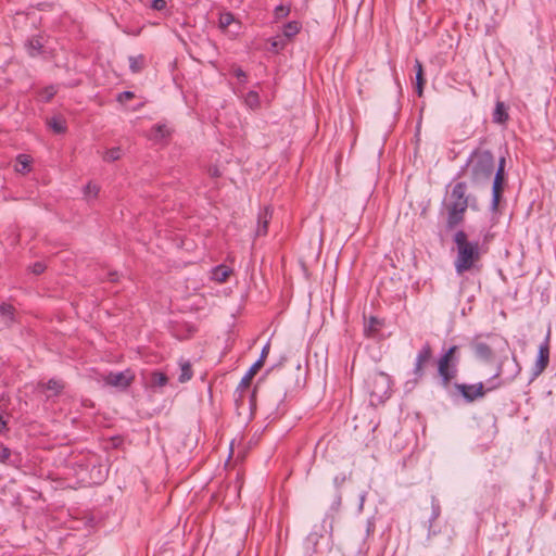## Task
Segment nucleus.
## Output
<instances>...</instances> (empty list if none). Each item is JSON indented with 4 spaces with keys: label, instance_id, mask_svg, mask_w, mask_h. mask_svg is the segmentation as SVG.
I'll return each mask as SVG.
<instances>
[{
    "label": "nucleus",
    "instance_id": "obj_1",
    "mask_svg": "<svg viewBox=\"0 0 556 556\" xmlns=\"http://www.w3.org/2000/svg\"><path fill=\"white\" fill-rule=\"evenodd\" d=\"M467 185L459 181L454 185L452 191L444 202V207L447 213L446 229L453 230L458 227L465 219V213L469 207L470 194H467Z\"/></svg>",
    "mask_w": 556,
    "mask_h": 556
},
{
    "label": "nucleus",
    "instance_id": "obj_2",
    "mask_svg": "<svg viewBox=\"0 0 556 556\" xmlns=\"http://www.w3.org/2000/svg\"><path fill=\"white\" fill-rule=\"evenodd\" d=\"M457 255L454 261L455 270L458 275L471 270L481 258V248L479 241H469L468 235L464 230L455 232L453 238Z\"/></svg>",
    "mask_w": 556,
    "mask_h": 556
},
{
    "label": "nucleus",
    "instance_id": "obj_3",
    "mask_svg": "<svg viewBox=\"0 0 556 556\" xmlns=\"http://www.w3.org/2000/svg\"><path fill=\"white\" fill-rule=\"evenodd\" d=\"M470 180L473 185L489 182L494 172V156L489 150H475L466 163Z\"/></svg>",
    "mask_w": 556,
    "mask_h": 556
},
{
    "label": "nucleus",
    "instance_id": "obj_4",
    "mask_svg": "<svg viewBox=\"0 0 556 556\" xmlns=\"http://www.w3.org/2000/svg\"><path fill=\"white\" fill-rule=\"evenodd\" d=\"M460 352L458 345H452L445 350L437 361L439 384L445 391H450L454 380L458 376Z\"/></svg>",
    "mask_w": 556,
    "mask_h": 556
},
{
    "label": "nucleus",
    "instance_id": "obj_5",
    "mask_svg": "<svg viewBox=\"0 0 556 556\" xmlns=\"http://www.w3.org/2000/svg\"><path fill=\"white\" fill-rule=\"evenodd\" d=\"M77 465L79 468L77 475L88 483L101 484L108 476V469L96 456L86 459V462L81 460Z\"/></svg>",
    "mask_w": 556,
    "mask_h": 556
},
{
    "label": "nucleus",
    "instance_id": "obj_6",
    "mask_svg": "<svg viewBox=\"0 0 556 556\" xmlns=\"http://www.w3.org/2000/svg\"><path fill=\"white\" fill-rule=\"evenodd\" d=\"M520 371L521 366L518 363L515 355H513L511 358H508V356H504L497 366V371L491 378L490 381H493L498 378H501V380L497 383L490 386L489 390H495L501 386L513 382L515 378L520 374Z\"/></svg>",
    "mask_w": 556,
    "mask_h": 556
},
{
    "label": "nucleus",
    "instance_id": "obj_7",
    "mask_svg": "<svg viewBox=\"0 0 556 556\" xmlns=\"http://www.w3.org/2000/svg\"><path fill=\"white\" fill-rule=\"evenodd\" d=\"M488 391H490L489 388L485 389L482 382L475 384L454 382L447 392L451 396L460 395L466 402L472 403L484 397Z\"/></svg>",
    "mask_w": 556,
    "mask_h": 556
},
{
    "label": "nucleus",
    "instance_id": "obj_8",
    "mask_svg": "<svg viewBox=\"0 0 556 556\" xmlns=\"http://www.w3.org/2000/svg\"><path fill=\"white\" fill-rule=\"evenodd\" d=\"M469 349L471 350L475 357L483 363H491L494 357V352L486 342L482 341V336H475L469 340Z\"/></svg>",
    "mask_w": 556,
    "mask_h": 556
},
{
    "label": "nucleus",
    "instance_id": "obj_9",
    "mask_svg": "<svg viewBox=\"0 0 556 556\" xmlns=\"http://www.w3.org/2000/svg\"><path fill=\"white\" fill-rule=\"evenodd\" d=\"M433 351L429 342H426L416 355L413 374L416 380L421 379L426 372V365L432 359Z\"/></svg>",
    "mask_w": 556,
    "mask_h": 556
},
{
    "label": "nucleus",
    "instance_id": "obj_10",
    "mask_svg": "<svg viewBox=\"0 0 556 556\" xmlns=\"http://www.w3.org/2000/svg\"><path fill=\"white\" fill-rule=\"evenodd\" d=\"M506 186V174L503 168H497L495 172L493 185H492V201H491V211L496 212L500 205V202L503 197V192Z\"/></svg>",
    "mask_w": 556,
    "mask_h": 556
},
{
    "label": "nucleus",
    "instance_id": "obj_11",
    "mask_svg": "<svg viewBox=\"0 0 556 556\" xmlns=\"http://www.w3.org/2000/svg\"><path fill=\"white\" fill-rule=\"evenodd\" d=\"M549 364V333L539 346L538 357L532 368L533 378L539 377Z\"/></svg>",
    "mask_w": 556,
    "mask_h": 556
},
{
    "label": "nucleus",
    "instance_id": "obj_12",
    "mask_svg": "<svg viewBox=\"0 0 556 556\" xmlns=\"http://www.w3.org/2000/svg\"><path fill=\"white\" fill-rule=\"evenodd\" d=\"M135 376L128 369L119 372H110L104 377V382L108 386L115 387L121 390L127 389L134 381Z\"/></svg>",
    "mask_w": 556,
    "mask_h": 556
},
{
    "label": "nucleus",
    "instance_id": "obj_13",
    "mask_svg": "<svg viewBox=\"0 0 556 556\" xmlns=\"http://www.w3.org/2000/svg\"><path fill=\"white\" fill-rule=\"evenodd\" d=\"M262 368V361H256L251 367L250 369L247 371V374L242 377L239 386H238V389H237V392H240V395L239 397H242L243 396V392L250 388L251 386V382H252V379L254 378V376L258 372V370Z\"/></svg>",
    "mask_w": 556,
    "mask_h": 556
},
{
    "label": "nucleus",
    "instance_id": "obj_14",
    "mask_svg": "<svg viewBox=\"0 0 556 556\" xmlns=\"http://www.w3.org/2000/svg\"><path fill=\"white\" fill-rule=\"evenodd\" d=\"M271 217H273V212L268 206L264 207L260 212L258 217H257V230H256L257 236H265L267 233L268 224H269Z\"/></svg>",
    "mask_w": 556,
    "mask_h": 556
},
{
    "label": "nucleus",
    "instance_id": "obj_15",
    "mask_svg": "<svg viewBox=\"0 0 556 556\" xmlns=\"http://www.w3.org/2000/svg\"><path fill=\"white\" fill-rule=\"evenodd\" d=\"M390 390V377L384 372H378L375 376V388L372 390L374 394L380 392V396H383Z\"/></svg>",
    "mask_w": 556,
    "mask_h": 556
},
{
    "label": "nucleus",
    "instance_id": "obj_16",
    "mask_svg": "<svg viewBox=\"0 0 556 556\" xmlns=\"http://www.w3.org/2000/svg\"><path fill=\"white\" fill-rule=\"evenodd\" d=\"M168 382L167 376L162 371H152L149 376L148 384L152 389L162 388Z\"/></svg>",
    "mask_w": 556,
    "mask_h": 556
},
{
    "label": "nucleus",
    "instance_id": "obj_17",
    "mask_svg": "<svg viewBox=\"0 0 556 556\" xmlns=\"http://www.w3.org/2000/svg\"><path fill=\"white\" fill-rule=\"evenodd\" d=\"M415 68H416V92L419 97H421L422 92H424V87L426 85V78H425V74H424L422 64L418 60H416Z\"/></svg>",
    "mask_w": 556,
    "mask_h": 556
},
{
    "label": "nucleus",
    "instance_id": "obj_18",
    "mask_svg": "<svg viewBox=\"0 0 556 556\" xmlns=\"http://www.w3.org/2000/svg\"><path fill=\"white\" fill-rule=\"evenodd\" d=\"M507 119H508V113H507L506 105L501 101L496 102L495 109L493 112V122L497 123V124H504L507 122Z\"/></svg>",
    "mask_w": 556,
    "mask_h": 556
},
{
    "label": "nucleus",
    "instance_id": "obj_19",
    "mask_svg": "<svg viewBox=\"0 0 556 556\" xmlns=\"http://www.w3.org/2000/svg\"><path fill=\"white\" fill-rule=\"evenodd\" d=\"M170 131L166 124H156L151 129L150 139L154 141H160L167 136H169Z\"/></svg>",
    "mask_w": 556,
    "mask_h": 556
},
{
    "label": "nucleus",
    "instance_id": "obj_20",
    "mask_svg": "<svg viewBox=\"0 0 556 556\" xmlns=\"http://www.w3.org/2000/svg\"><path fill=\"white\" fill-rule=\"evenodd\" d=\"M26 47H27L28 54L34 58L41 52L43 45H42L40 38L33 37L27 41Z\"/></svg>",
    "mask_w": 556,
    "mask_h": 556
},
{
    "label": "nucleus",
    "instance_id": "obj_21",
    "mask_svg": "<svg viewBox=\"0 0 556 556\" xmlns=\"http://www.w3.org/2000/svg\"><path fill=\"white\" fill-rule=\"evenodd\" d=\"M323 535L320 533H318L317 531H312L311 533H308V535L306 536L305 539V547L307 549V552H315L316 551V546L319 542V539L321 538Z\"/></svg>",
    "mask_w": 556,
    "mask_h": 556
},
{
    "label": "nucleus",
    "instance_id": "obj_22",
    "mask_svg": "<svg viewBox=\"0 0 556 556\" xmlns=\"http://www.w3.org/2000/svg\"><path fill=\"white\" fill-rule=\"evenodd\" d=\"M301 29V24L299 22L292 21L287 23L283 26V38L290 39L294 37Z\"/></svg>",
    "mask_w": 556,
    "mask_h": 556
},
{
    "label": "nucleus",
    "instance_id": "obj_23",
    "mask_svg": "<svg viewBox=\"0 0 556 556\" xmlns=\"http://www.w3.org/2000/svg\"><path fill=\"white\" fill-rule=\"evenodd\" d=\"M11 456V450L3 444H0V463L17 467L16 460L12 459Z\"/></svg>",
    "mask_w": 556,
    "mask_h": 556
},
{
    "label": "nucleus",
    "instance_id": "obj_24",
    "mask_svg": "<svg viewBox=\"0 0 556 556\" xmlns=\"http://www.w3.org/2000/svg\"><path fill=\"white\" fill-rule=\"evenodd\" d=\"M49 127L55 132V134H64L66 130L65 123L60 117H52L48 121Z\"/></svg>",
    "mask_w": 556,
    "mask_h": 556
},
{
    "label": "nucleus",
    "instance_id": "obj_25",
    "mask_svg": "<svg viewBox=\"0 0 556 556\" xmlns=\"http://www.w3.org/2000/svg\"><path fill=\"white\" fill-rule=\"evenodd\" d=\"M129 67L132 73H139L144 65V58L143 55H137V56H129Z\"/></svg>",
    "mask_w": 556,
    "mask_h": 556
},
{
    "label": "nucleus",
    "instance_id": "obj_26",
    "mask_svg": "<svg viewBox=\"0 0 556 556\" xmlns=\"http://www.w3.org/2000/svg\"><path fill=\"white\" fill-rule=\"evenodd\" d=\"M230 270L228 269V267L224 266V265H218L215 269H214V278L219 281V282H225L229 275H230Z\"/></svg>",
    "mask_w": 556,
    "mask_h": 556
},
{
    "label": "nucleus",
    "instance_id": "obj_27",
    "mask_svg": "<svg viewBox=\"0 0 556 556\" xmlns=\"http://www.w3.org/2000/svg\"><path fill=\"white\" fill-rule=\"evenodd\" d=\"M236 22L235 16L230 12L222 13L219 16V28L226 30Z\"/></svg>",
    "mask_w": 556,
    "mask_h": 556
},
{
    "label": "nucleus",
    "instance_id": "obj_28",
    "mask_svg": "<svg viewBox=\"0 0 556 556\" xmlns=\"http://www.w3.org/2000/svg\"><path fill=\"white\" fill-rule=\"evenodd\" d=\"M122 149L119 147H114L105 152L103 159L106 162H115L122 157Z\"/></svg>",
    "mask_w": 556,
    "mask_h": 556
},
{
    "label": "nucleus",
    "instance_id": "obj_29",
    "mask_svg": "<svg viewBox=\"0 0 556 556\" xmlns=\"http://www.w3.org/2000/svg\"><path fill=\"white\" fill-rule=\"evenodd\" d=\"M381 325L380 320L376 317H370L368 323L365 325V333L367 336H374L378 331V327Z\"/></svg>",
    "mask_w": 556,
    "mask_h": 556
},
{
    "label": "nucleus",
    "instance_id": "obj_30",
    "mask_svg": "<svg viewBox=\"0 0 556 556\" xmlns=\"http://www.w3.org/2000/svg\"><path fill=\"white\" fill-rule=\"evenodd\" d=\"M345 480H346L345 473L337 475L333 478V484H334V486L337 489V492H339L340 486L345 482ZM336 498H337L336 503L339 505L341 503V494L337 493Z\"/></svg>",
    "mask_w": 556,
    "mask_h": 556
},
{
    "label": "nucleus",
    "instance_id": "obj_31",
    "mask_svg": "<svg viewBox=\"0 0 556 556\" xmlns=\"http://www.w3.org/2000/svg\"><path fill=\"white\" fill-rule=\"evenodd\" d=\"M192 377V370L190 364L186 363L181 366V372L179 375V382H186Z\"/></svg>",
    "mask_w": 556,
    "mask_h": 556
},
{
    "label": "nucleus",
    "instance_id": "obj_32",
    "mask_svg": "<svg viewBox=\"0 0 556 556\" xmlns=\"http://www.w3.org/2000/svg\"><path fill=\"white\" fill-rule=\"evenodd\" d=\"M431 508H432V515L430 518V521L432 522L435 520L440 514H441V507L439 501L435 498V496L431 497Z\"/></svg>",
    "mask_w": 556,
    "mask_h": 556
},
{
    "label": "nucleus",
    "instance_id": "obj_33",
    "mask_svg": "<svg viewBox=\"0 0 556 556\" xmlns=\"http://www.w3.org/2000/svg\"><path fill=\"white\" fill-rule=\"evenodd\" d=\"M14 307L11 304L3 303L0 305V314L10 320H13Z\"/></svg>",
    "mask_w": 556,
    "mask_h": 556
},
{
    "label": "nucleus",
    "instance_id": "obj_34",
    "mask_svg": "<svg viewBox=\"0 0 556 556\" xmlns=\"http://www.w3.org/2000/svg\"><path fill=\"white\" fill-rule=\"evenodd\" d=\"M245 102L251 106H257L260 103L258 93L256 91H249L245 98Z\"/></svg>",
    "mask_w": 556,
    "mask_h": 556
},
{
    "label": "nucleus",
    "instance_id": "obj_35",
    "mask_svg": "<svg viewBox=\"0 0 556 556\" xmlns=\"http://www.w3.org/2000/svg\"><path fill=\"white\" fill-rule=\"evenodd\" d=\"M289 13H290V8L286 7L283 4H280L278 7H276V9H275V17L277 20L287 17L289 15Z\"/></svg>",
    "mask_w": 556,
    "mask_h": 556
},
{
    "label": "nucleus",
    "instance_id": "obj_36",
    "mask_svg": "<svg viewBox=\"0 0 556 556\" xmlns=\"http://www.w3.org/2000/svg\"><path fill=\"white\" fill-rule=\"evenodd\" d=\"M56 93V89L53 86L46 87L41 93L45 101H50Z\"/></svg>",
    "mask_w": 556,
    "mask_h": 556
},
{
    "label": "nucleus",
    "instance_id": "obj_37",
    "mask_svg": "<svg viewBox=\"0 0 556 556\" xmlns=\"http://www.w3.org/2000/svg\"><path fill=\"white\" fill-rule=\"evenodd\" d=\"M270 45H271V50L277 52V51L283 49V47L286 45V38L278 37L276 39H273Z\"/></svg>",
    "mask_w": 556,
    "mask_h": 556
},
{
    "label": "nucleus",
    "instance_id": "obj_38",
    "mask_svg": "<svg viewBox=\"0 0 556 556\" xmlns=\"http://www.w3.org/2000/svg\"><path fill=\"white\" fill-rule=\"evenodd\" d=\"M47 389L58 393L63 389V384L59 380L50 379L47 383Z\"/></svg>",
    "mask_w": 556,
    "mask_h": 556
},
{
    "label": "nucleus",
    "instance_id": "obj_39",
    "mask_svg": "<svg viewBox=\"0 0 556 556\" xmlns=\"http://www.w3.org/2000/svg\"><path fill=\"white\" fill-rule=\"evenodd\" d=\"M18 165H21V168H17L18 172H27L29 170V161L25 155H18L17 157Z\"/></svg>",
    "mask_w": 556,
    "mask_h": 556
},
{
    "label": "nucleus",
    "instance_id": "obj_40",
    "mask_svg": "<svg viewBox=\"0 0 556 556\" xmlns=\"http://www.w3.org/2000/svg\"><path fill=\"white\" fill-rule=\"evenodd\" d=\"M233 75L239 80V83H245L247 80V73L241 67H236L233 70Z\"/></svg>",
    "mask_w": 556,
    "mask_h": 556
},
{
    "label": "nucleus",
    "instance_id": "obj_41",
    "mask_svg": "<svg viewBox=\"0 0 556 556\" xmlns=\"http://www.w3.org/2000/svg\"><path fill=\"white\" fill-rule=\"evenodd\" d=\"M135 97L134 92L131 91H123L117 96V101L121 103H125L128 100L132 99Z\"/></svg>",
    "mask_w": 556,
    "mask_h": 556
},
{
    "label": "nucleus",
    "instance_id": "obj_42",
    "mask_svg": "<svg viewBox=\"0 0 556 556\" xmlns=\"http://www.w3.org/2000/svg\"><path fill=\"white\" fill-rule=\"evenodd\" d=\"M150 7L155 11H163L166 8L165 0H152Z\"/></svg>",
    "mask_w": 556,
    "mask_h": 556
},
{
    "label": "nucleus",
    "instance_id": "obj_43",
    "mask_svg": "<svg viewBox=\"0 0 556 556\" xmlns=\"http://www.w3.org/2000/svg\"><path fill=\"white\" fill-rule=\"evenodd\" d=\"M99 190L100 189L97 185H92L91 182H89L85 188V194L86 195L93 194L96 197L98 194Z\"/></svg>",
    "mask_w": 556,
    "mask_h": 556
},
{
    "label": "nucleus",
    "instance_id": "obj_44",
    "mask_svg": "<svg viewBox=\"0 0 556 556\" xmlns=\"http://www.w3.org/2000/svg\"><path fill=\"white\" fill-rule=\"evenodd\" d=\"M46 269V266L43 263L41 262H36L33 266H31V271L35 274V275H40L45 271Z\"/></svg>",
    "mask_w": 556,
    "mask_h": 556
},
{
    "label": "nucleus",
    "instance_id": "obj_45",
    "mask_svg": "<svg viewBox=\"0 0 556 556\" xmlns=\"http://www.w3.org/2000/svg\"><path fill=\"white\" fill-rule=\"evenodd\" d=\"M269 349H270L269 343H267V344L263 348V350H262V352H261L260 358H258L257 361H262V366L264 365V362H265V359H266V357H267V355H268V353H269Z\"/></svg>",
    "mask_w": 556,
    "mask_h": 556
},
{
    "label": "nucleus",
    "instance_id": "obj_46",
    "mask_svg": "<svg viewBox=\"0 0 556 556\" xmlns=\"http://www.w3.org/2000/svg\"><path fill=\"white\" fill-rule=\"evenodd\" d=\"M108 279L111 282H117L119 279V274L117 271H109L108 273Z\"/></svg>",
    "mask_w": 556,
    "mask_h": 556
},
{
    "label": "nucleus",
    "instance_id": "obj_47",
    "mask_svg": "<svg viewBox=\"0 0 556 556\" xmlns=\"http://www.w3.org/2000/svg\"><path fill=\"white\" fill-rule=\"evenodd\" d=\"M7 430H8V424L3 419L2 415L0 414V433L4 432Z\"/></svg>",
    "mask_w": 556,
    "mask_h": 556
},
{
    "label": "nucleus",
    "instance_id": "obj_48",
    "mask_svg": "<svg viewBox=\"0 0 556 556\" xmlns=\"http://www.w3.org/2000/svg\"><path fill=\"white\" fill-rule=\"evenodd\" d=\"M470 203L471 204H469V207H471L472 210H478V204H477L476 197L470 195Z\"/></svg>",
    "mask_w": 556,
    "mask_h": 556
},
{
    "label": "nucleus",
    "instance_id": "obj_49",
    "mask_svg": "<svg viewBox=\"0 0 556 556\" xmlns=\"http://www.w3.org/2000/svg\"><path fill=\"white\" fill-rule=\"evenodd\" d=\"M279 393H280V402H282L287 395V388H281L279 390Z\"/></svg>",
    "mask_w": 556,
    "mask_h": 556
},
{
    "label": "nucleus",
    "instance_id": "obj_50",
    "mask_svg": "<svg viewBox=\"0 0 556 556\" xmlns=\"http://www.w3.org/2000/svg\"><path fill=\"white\" fill-rule=\"evenodd\" d=\"M374 528H375L374 523H372L371 521H367V528H366V532H367V534H369L370 532H372V531H374Z\"/></svg>",
    "mask_w": 556,
    "mask_h": 556
},
{
    "label": "nucleus",
    "instance_id": "obj_51",
    "mask_svg": "<svg viewBox=\"0 0 556 556\" xmlns=\"http://www.w3.org/2000/svg\"><path fill=\"white\" fill-rule=\"evenodd\" d=\"M505 164H506V160H505V157L502 156L500 159L497 168H503L505 170Z\"/></svg>",
    "mask_w": 556,
    "mask_h": 556
},
{
    "label": "nucleus",
    "instance_id": "obj_52",
    "mask_svg": "<svg viewBox=\"0 0 556 556\" xmlns=\"http://www.w3.org/2000/svg\"><path fill=\"white\" fill-rule=\"evenodd\" d=\"M256 388H257V386L254 388V390H253V391H252V393H251L250 402H251V404H252V405L254 404V401H255V396H256Z\"/></svg>",
    "mask_w": 556,
    "mask_h": 556
},
{
    "label": "nucleus",
    "instance_id": "obj_53",
    "mask_svg": "<svg viewBox=\"0 0 556 556\" xmlns=\"http://www.w3.org/2000/svg\"><path fill=\"white\" fill-rule=\"evenodd\" d=\"M114 446H117L123 440L119 437H115L112 439Z\"/></svg>",
    "mask_w": 556,
    "mask_h": 556
},
{
    "label": "nucleus",
    "instance_id": "obj_54",
    "mask_svg": "<svg viewBox=\"0 0 556 556\" xmlns=\"http://www.w3.org/2000/svg\"><path fill=\"white\" fill-rule=\"evenodd\" d=\"M364 501H365V495L363 494V495L361 496V505H359V506H361V508L363 507Z\"/></svg>",
    "mask_w": 556,
    "mask_h": 556
}]
</instances>
